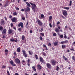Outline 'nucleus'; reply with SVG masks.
I'll return each mask as SVG.
<instances>
[{"mask_svg":"<svg viewBox=\"0 0 75 75\" xmlns=\"http://www.w3.org/2000/svg\"><path fill=\"white\" fill-rule=\"evenodd\" d=\"M30 4L32 5V8L33 11H34L35 13V12H36V11H35V8H37V6H36V5H35V4H34L32 3L31 2H30Z\"/></svg>","mask_w":75,"mask_h":75,"instance_id":"1","label":"nucleus"},{"mask_svg":"<svg viewBox=\"0 0 75 75\" xmlns=\"http://www.w3.org/2000/svg\"><path fill=\"white\" fill-rule=\"evenodd\" d=\"M24 10L25 12H27V11L28 12V11H30V7L28 6H27L26 8H24Z\"/></svg>","mask_w":75,"mask_h":75,"instance_id":"2","label":"nucleus"},{"mask_svg":"<svg viewBox=\"0 0 75 75\" xmlns=\"http://www.w3.org/2000/svg\"><path fill=\"white\" fill-rule=\"evenodd\" d=\"M22 52L23 53V56L25 57V58H26V57H27L28 55L27 54H26V53H25V51L24 50H23Z\"/></svg>","mask_w":75,"mask_h":75,"instance_id":"3","label":"nucleus"},{"mask_svg":"<svg viewBox=\"0 0 75 75\" xmlns=\"http://www.w3.org/2000/svg\"><path fill=\"white\" fill-rule=\"evenodd\" d=\"M15 62L16 64H20V59L18 58L15 59Z\"/></svg>","mask_w":75,"mask_h":75,"instance_id":"4","label":"nucleus"},{"mask_svg":"<svg viewBox=\"0 0 75 75\" xmlns=\"http://www.w3.org/2000/svg\"><path fill=\"white\" fill-rule=\"evenodd\" d=\"M51 62L52 65H55L57 64V61L52 60L51 61Z\"/></svg>","mask_w":75,"mask_h":75,"instance_id":"5","label":"nucleus"},{"mask_svg":"<svg viewBox=\"0 0 75 75\" xmlns=\"http://www.w3.org/2000/svg\"><path fill=\"white\" fill-rule=\"evenodd\" d=\"M63 14L64 16H65L66 17H67V11L65 10H63Z\"/></svg>","mask_w":75,"mask_h":75,"instance_id":"6","label":"nucleus"},{"mask_svg":"<svg viewBox=\"0 0 75 75\" xmlns=\"http://www.w3.org/2000/svg\"><path fill=\"white\" fill-rule=\"evenodd\" d=\"M11 20L12 21V22L16 23V22H17V18L16 17H14L11 19Z\"/></svg>","mask_w":75,"mask_h":75,"instance_id":"7","label":"nucleus"},{"mask_svg":"<svg viewBox=\"0 0 75 75\" xmlns=\"http://www.w3.org/2000/svg\"><path fill=\"white\" fill-rule=\"evenodd\" d=\"M46 66H47V68H49V69H51V68L52 67L51 66V65L49 63H47L46 64Z\"/></svg>","mask_w":75,"mask_h":75,"instance_id":"8","label":"nucleus"},{"mask_svg":"<svg viewBox=\"0 0 75 75\" xmlns=\"http://www.w3.org/2000/svg\"><path fill=\"white\" fill-rule=\"evenodd\" d=\"M10 63L11 65H12V66H13V67H16V64H14V62H13V61L12 60H11L10 61Z\"/></svg>","mask_w":75,"mask_h":75,"instance_id":"9","label":"nucleus"},{"mask_svg":"<svg viewBox=\"0 0 75 75\" xmlns=\"http://www.w3.org/2000/svg\"><path fill=\"white\" fill-rule=\"evenodd\" d=\"M20 26L22 28H23V23H21L18 24V26L19 27H20Z\"/></svg>","mask_w":75,"mask_h":75,"instance_id":"10","label":"nucleus"},{"mask_svg":"<svg viewBox=\"0 0 75 75\" xmlns=\"http://www.w3.org/2000/svg\"><path fill=\"white\" fill-rule=\"evenodd\" d=\"M39 59L40 60V62H42V63H43L44 62V59H43V58H42L41 57H40Z\"/></svg>","mask_w":75,"mask_h":75,"instance_id":"11","label":"nucleus"},{"mask_svg":"<svg viewBox=\"0 0 75 75\" xmlns=\"http://www.w3.org/2000/svg\"><path fill=\"white\" fill-rule=\"evenodd\" d=\"M37 21L39 25H40V26H42V22L40 21V20H38Z\"/></svg>","mask_w":75,"mask_h":75,"instance_id":"12","label":"nucleus"},{"mask_svg":"<svg viewBox=\"0 0 75 75\" xmlns=\"http://www.w3.org/2000/svg\"><path fill=\"white\" fill-rule=\"evenodd\" d=\"M52 16H50L49 17V21H50V22H51V21H52Z\"/></svg>","mask_w":75,"mask_h":75,"instance_id":"13","label":"nucleus"},{"mask_svg":"<svg viewBox=\"0 0 75 75\" xmlns=\"http://www.w3.org/2000/svg\"><path fill=\"white\" fill-rule=\"evenodd\" d=\"M6 29H4L2 31V34L5 35L6 34Z\"/></svg>","mask_w":75,"mask_h":75,"instance_id":"14","label":"nucleus"},{"mask_svg":"<svg viewBox=\"0 0 75 75\" xmlns=\"http://www.w3.org/2000/svg\"><path fill=\"white\" fill-rule=\"evenodd\" d=\"M6 3L5 4L4 6V7H6V6H8V3H9V2L8 1H6Z\"/></svg>","mask_w":75,"mask_h":75,"instance_id":"15","label":"nucleus"},{"mask_svg":"<svg viewBox=\"0 0 75 75\" xmlns=\"http://www.w3.org/2000/svg\"><path fill=\"white\" fill-rule=\"evenodd\" d=\"M8 34H11L13 33V30L10 29L8 30Z\"/></svg>","mask_w":75,"mask_h":75,"instance_id":"16","label":"nucleus"},{"mask_svg":"<svg viewBox=\"0 0 75 75\" xmlns=\"http://www.w3.org/2000/svg\"><path fill=\"white\" fill-rule=\"evenodd\" d=\"M17 39H16V40H15L13 38L10 39V41H11V42H13V41H15V42H17Z\"/></svg>","mask_w":75,"mask_h":75,"instance_id":"17","label":"nucleus"},{"mask_svg":"<svg viewBox=\"0 0 75 75\" xmlns=\"http://www.w3.org/2000/svg\"><path fill=\"white\" fill-rule=\"evenodd\" d=\"M30 59H28V67H30Z\"/></svg>","mask_w":75,"mask_h":75,"instance_id":"18","label":"nucleus"},{"mask_svg":"<svg viewBox=\"0 0 75 75\" xmlns=\"http://www.w3.org/2000/svg\"><path fill=\"white\" fill-rule=\"evenodd\" d=\"M1 24H2V25H4L5 24V23L6 22L4 21L3 19H2V20L1 21Z\"/></svg>","mask_w":75,"mask_h":75,"instance_id":"19","label":"nucleus"},{"mask_svg":"<svg viewBox=\"0 0 75 75\" xmlns=\"http://www.w3.org/2000/svg\"><path fill=\"white\" fill-rule=\"evenodd\" d=\"M38 65V69L40 70V69H41V66L40 65V64H38L37 65Z\"/></svg>","mask_w":75,"mask_h":75,"instance_id":"20","label":"nucleus"},{"mask_svg":"<svg viewBox=\"0 0 75 75\" xmlns=\"http://www.w3.org/2000/svg\"><path fill=\"white\" fill-rule=\"evenodd\" d=\"M26 4L27 6H28V7H31V5H30V3H28V2H26Z\"/></svg>","mask_w":75,"mask_h":75,"instance_id":"21","label":"nucleus"},{"mask_svg":"<svg viewBox=\"0 0 75 75\" xmlns=\"http://www.w3.org/2000/svg\"><path fill=\"white\" fill-rule=\"evenodd\" d=\"M32 69L34 71H35V72L36 71V69H35V67L33 66L32 67Z\"/></svg>","mask_w":75,"mask_h":75,"instance_id":"22","label":"nucleus"},{"mask_svg":"<svg viewBox=\"0 0 75 75\" xmlns=\"http://www.w3.org/2000/svg\"><path fill=\"white\" fill-rule=\"evenodd\" d=\"M55 31L57 33H59V29H58L57 28L55 29Z\"/></svg>","mask_w":75,"mask_h":75,"instance_id":"23","label":"nucleus"},{"mask_svg":"<svg viewBox=\"0 0 75 75\" xmlns=\"http://www.w3.org/2000/svg\"><path fill=\"white\" fill-rule=\"evenodd\" d=\"M17 51L18 52H20V47H18L17 48Z\"/></svg>","mask_w":75,"mask_h":75,"instance_id":"24","label":"nucleus"},{"mask_svg":"<svg viewBox=\"0 0 75 75\" xmlns=\"http://www.w3.org/2000/svg\"><path fill=\"white\" fill-rule=\"evenodd\" d=\"M13 16H17V12L15 11L13 12Z\"/></svg>","mask_w":75,"mask_h":75,"instance_id":"25","label":"nucleus"},{"mask_svg":"<svg viewBox=\"0 0 75 75\" xmlns=\"http://www.w3.org/2000/svg\"><path fill=\"white\" fill-rule=\"evenodd\" d=\"M28 52L29 53V55H33V52H31L30 51H29Z\"/></svg>","mask_w":75,"mask_h":75,"instance_id":"26","label":"nucleus"},{"mask_svg":"<svg viewBox=\"0 0 75 75\" xmlns=\"http://www.w3.org/2000/svg\"><path fill=\"white\" fill-rule=\"evenodd\" d=\"M41 18H45V16H44V15L43 14H41Z\"/></svg>","mask_w":75,"mask_h":75,"instance_id":"27","label":"nucleus"},{"mask_svg":"<svg viewBox=\"0 0 75 75\" xmlns=\"http://www.w3.org/2000/svg\"><path fill=\"white\" fill-rule=\"evenodd\" d=\"M54 46H56V45H58V42H55L54 43Z\"/></svg>","mask_w":75,"mask_h":75,"instance_id":"28","label":"nucleus"},{"mask_svg":"<svg viewBox=\"0 0 75 75\" xmlns=\"http://www.w3.org/2000/svg\"><path fill=\"white\" fill-rule=\"evenodd\" d=\"M0 31H3V27L2 26H0Z\"/></svg>","mask_w":75,"mask_h":75,"instance_id":"29","label":"nucleus"},{"mask_svg":"<svg viewBox=\"0 0 75 75\" xmlns=\"http://www.w3.org/2000/svg\"><path fill=\"white\" fill-rule=\"evenodd\" d=\"M22 40H24V39H25V36L24 35L22 36Z\"/></svg>","mask_w":75,"mask_h":75,"instance_id":"30","label":"nucleus"},{"mask_svg":"<svg viewBox=\"0 0 75 75\" xmlns=\"http://www.w3.org/2000/svg\"><path fill=\"white\" fill-rule=\"evenodd\" d=\"M40 35H41L42 36V37H44V33H40Z\"/></svg>","mask_w":75,"mask_h":75,"instance_id":"31","label":"nucleus"},{"mask_svg":"<svg viewBox=\"0 0 75 75\" xmlns=\"http://www.w3.org/2000/svg\"><path fill=\"white\" fill-rule=\"evenodd\" d=\"M35 58L36 59H38V56L36 54L35 55Z\"/></svg>","mask_w":75,"mask_h":75,"instance_id":"32","label":"nucleus"},{"mask_svg":"<svg viewBox=\"0 0 75 75\" xmlns=\"http://www.w3.org/2000/svg\"><path fill=\"white\" fill-rule=\"evenodd\" d=\"M18 30L20 32H21V30H22V29L21 28H19L18 29Z\"/></svg>","mask_w":75,"mask_h":75,"instance_id":"33","label":"nucleus"},{"mask_svg":"<svg viewBox=\"0 0 75 75\" xmlns=\"http://www.w3.org/2000/svg\"><path fill=\"white\" fill-rule=\"evenodd\" d=\"M64 9H66V10H69V7H65L64 8Z\"/></svg>","mask_w":75,"mask_h":75,"instance_id":"34","label":"nucleus"},{"mask_svg":"<svg viewBox=\"0 0 75 75\" xmlns=\"http://www.w3.org/2000/svg\"><path fill=\"white\" fill-rule=\"evenodd\" d=\"M71 5H72V1L71 0L70 1L69 6H71Z\"/></svg>","mask_w":75,"mask_h":75,"instance_id":"35","label":"nucleus"},{"mask_svg":"<svg viewBox=\"0 0 75 75\" xmlns=\"http://www.w3.org/2000/svg\"><path fill=\"white\" fill-rule=\"evenodd\" d=\"M59 68L58 67V66H57L56 68L57 71H58V70H59Z\"/></svg>","mask_w":75,"mask_h":75,"instance_id":"36","label":"nucleus"},{"mask_svg":"<svg viewBox=\"0 0 75 75\" xmlns=\"http://www.w3.org/2000/svg\"><path fill=\"white\" fill-rule=\"evenodd\" d=\"M62 48H65V45H62Z\"/></svg>","mask_w":75,"mask_h":75,"instance_id":"37","label":"nucleus"},{"mask_svg":"<svg viewBox=\"0 0 75 75\" xmlns=\"http://www.w3.org/2000/svg\"><path fill=\"white\" fill-rule=\"evenodd\" d=\"M68 40H66L64 41L65 44H66V43H68Z\"/></svg>","mask_w":75,"mask_h":75,"instance_id":"38","label":"nucleus"},{"mask_svg":"<svg viewBox=\"0 0 75 75\" xmlns=\"http://www.w3.org/2000/svg\"><path fill=\"white\" fill-rule=\"evenodd\" d=\"M72 59L73 60H75V56H73V57H72Z\"/></svg>","mask_w":75,"mask_h":75,"instance_id":"39","label":"nucleus"},{"mask_svg":"<svg viewBox=\"0 0 75 75\" xmlns=\"http://www.w3.org/2000/svg\"><path fill=\"white\" fill-rule=\"evenodd\" d=\"M6 67L5 66L3 65L2 66V69H4V68H5Z\"/></svg>","mask_w":75,"mask_h":75,"instance_id":"40","label":"nucleus"},{"mask_svg":"<svg viewBox=\"0 0 75 75\" xmlns=\"http://www.w3.org/2000/svg\"><path fill=\"white\" fill-rule=\"evenodd\" d=\"M42 54L44 56H46V54H45V52H43L42 53Z\"/></svg>","mask_w":75,"mask_h":75,"instance_id":"41","label":"nucleus"},{"mask_svg":"<svg viewBox=\"0 0 75 75\" xmlns=\"http://www.w3.org/2000/svg\"><path fill=\"white\" fill-rule=\"evenodd\" d=\"M5 52L8 53V51L7 49H6L5 50Z\"/></svg>","mask_w":75,"mask_h":75,"instance_id":"42","label":"nucleus"},{"mask_svg":"<svg viewBox=\"0 0 75 75\" xmlns=\"http://www.w3.org/2000/svg\"><path fill=\"white\" fill-rule=\"evenodd\" d=\"M8 68L9 69H11V70H12V69H13V68L10 67H8Z\"/></svg>","mask_w":75,"mask_h":75,"instance_id":"43","label":"nucleus"},{"mask_svg":"<svg viewBox=\"0 0 75 75\" xmlns=\"http://www.w3.org/2000/svg\"><path fill=\"white\" fill-rule=\"evenodd\" d=\"M53 36H57V34L55 33H54L53 34Z\"/></svg>","mask_w":75,"mask_h":75,"instance_id":"44","label":"nucleus"},{"mask_svg":"<svg viewBox=\"0 0 75 75\" xmlns=\"http://www.w3.org/2000/svg\"><path fill=\"white\" fill-rule=\"evenodd\" d=\"M53 28H54L55 27V23H54V21H53Z\"/></svg>","mask_w":75,"mask_h":75,"instance_id":"45","label":"nucleus"},{"mask_svg":"<svg viewBox=\"0 0 75 75\" xmlns=\"http://www.w3.org/2000/svg\"><path fill=\"white\" fill-rule=\"evenodd\" d=\"M15 8L16 10H20V9H19V8L18 7H15Z\"/></svg>","mask_w":75,"mask_h":75,"instance_id":"46","label":"nucleus"},{"mask_svg":"<svg viewBox=\"0 0 75 75\" xmlns=\"http://www.w3.org/2000/svg\"><path fill=\"white\" fill-rule=\"evenodd\" d=\"M49 25H50V28H52V25H51V23H50L49 24Z\"/></svg>","mask_w":75,"mask_h":75,"instance_id":"47","label":"nucleus"},{"mask_svg":"<svg viewBox=\"0 0 75 75\" xmlns=\"http://www.w3.org/2000/svg\"><path fill=\"white\" fill-rule=\"evenodd\" d=\"M61 38H63L64 36H63V35H61L60 36Z\"/></svg>","mask_w":75,"mask_h":75,"instance_id":"48","label":"nucleus"},{"mask_svg":"<svg viewBox=\"0 0 75 75\" xmlns=\"http://www.w3.org/2000/svg\"><path fill=\"white\" fill-rule=\"evenodd\" d=\"M48 46H50V47H51V44L50 43L48 44Z\"/></svg>","mask_w":75,"mask_h":75,"instance_id":"49","label":"nucleus"},{"mask_svg":"<svg viewBox=\"0 0 75 75\" xmlns=\"http://www.w3.org/2000/svg\"><path fill=\"white\" fill-rule=\"evenodd\" d=\"M30 32L31 34V33H33V30H30Z\"/></svg>","mask_w":75,"mask_h":75,"instance_id":"50","label":"nucleus"},{"mask_svg":"<svg viewBox=\"0 0 75 75\" xmlns=\"http://www.w3.org/2000/svg\"><path fill=\"white\" fill-rule=\"evenodd\" d=\"M61 44H65V42L64 41L62 42H61Z\"/></svg>","mask_w":75,"mask_h":75,"instance_id":"51","label":"nucleus"},{"mask_svg":"<svg viewBox=\"0 0 75 75\" xmlns=\"http://www.w3.org/2000/svg\"><path fill=\"white\" fill-rule=\"evenodd\" d=\"M2 38H6V36L5 35H3V37Z\"/></svg>","mask_w":75,"mask_h":75,"instance_id":"52","label":"nucleus"},{"mask_svg":"<svg viewBox=\"0 0 75 75\" xmlns=\"http://www.w3.org/2000/svg\"><path fill=\"white\" fill-rule=\"evenodd\" d=\"M57 25H58V24H60V22L59 21L57 22Z\"/></svg>","mask_w":75,"mask_h":75,"instance_id":"53","label":"nucleus"},{"mask_svg":"<svg viewBox=\"0 0 75 75\" xmlns=\"http://www.w3.org/2000/svg\"><path fill=\"white\" fill-rule=\"evenodd\" d=\"M11 27H13V24L12 23H11Z\"/></svg>","mask_w":75,"mask_h":75,"instance_id":"54","label":"nucleus"},{"mask_svg":"<svg viewBox=\"0 0 75 75\" xmlns=\"http://www.w3.org/2000/svg\"><path fill=\"white\" fill-rule=\"evenodd\" d=\"M42 36H40V40H42Z\"/></svg>","mask_w":75,"mask_h":75,"instance_id":"55","label":"nucleus"},{"mask_svg":"<svg viewBox=\"0 0 75 75\" xmlns=\"http://www.w3.org/2000/svg\"><path fill=\"white\" fill-rule=\"evenodd\" d=\"M9 18H12V16H11V15H10L9 16Z\"/></svg>","mask_w":75,"mask_h":75,"instance_id":"56","label":"nucleus"},{"mask_svg":"<svg viewBox=\"0 0 75 75\" xmlns=\"http://www.w3.org/2000/svg\"><path fill=\"white\" fill-rule=\"evenodd\" d=\"M70 50L71 51H74V49H73V48L71 49Z\"/></svg>","mask_w":75,"mask_h":75,"instance_id":"57","label":"nucleus"},{"mask_svg":"<svg viewBox=\"0 0 75 75\" xmlns=\"http://www.w3.org/2000/svg\"><path fill=\"white\" fill-rule=\"evenodd\" d=\"M4 18H5V20H7V18L6 17H5Z\"/></svg>","mask_w":75,"mask_h":75,"instance_id":"58","label":"nucleus"},{"mask_svg":"<svg viewBox=\"0 0 75 75\" xmlns=\"http://www.w3.org/2000/svg\"><path fill=\"white\" fill-rule=\"evenodd\" d=\"M22 20H25V18H24V17H22Z\"/></svg>","mask_w":75,"mask_h":75,"instance_id":"59","label":"nucleus"},{"mask_svg":"<svg viewBox=\"0 0 75 75\" xmlns=\"http://www.w3.org/2000/svg\"><path fill=\"white\" fill-rule=\"evenodd\" d=\"M64 38H67V36L66 35H65L64 36Z\"/></svg>","mask_w":75,"mask_h":75,"instance_id":"60","label":"nucleus"},{"mask_svg":"<svg viewBox=\"0 0 75 75\" xmlns=\"http://www.w3.org/2000/svg\"><path fill=\"white\" fill-rule=\"evenodd\" d=\"M43 30H44V29H43V28H42L41 29V30L42 31H43Z\"/></svg>","mask_w":75,"mask_h":75,"instance_id":"61","label":"nucleus"},{"mask_svg":"<svg viewBox=\"0 0 75 75\" xmlns=\"http://www.w3.org/2000/svg\"><path fill=\"white\" fill-rule=\"evenodd\" d=\"M74 44L75 45V41L74 42L73 44H72V45H73Z\"/></svg>","mask_w":75,"mask_h":75,"instance_id":"62","label":"nucleus"},{"mask_svg":"<svg viewBox=\"0 0 75 75\" xmlns=\"http://www.w3.org/2000/svg\"><path fill=\"white\" fill-rule=\"evenodd\" d=\"M15 75H19V74H18V73H15Z\"/></svg>","mask_w":75,"mask_h":75,"instance_id":"63","label":"nucleus"},{"mask_svg":"<svg viewBox=\"0 0 75 75\" xmlns=\"http://www.w3.org/2000/svg\"><path fill=\"white\" fill-rule=\"evenodd\" d=\"M38 75V74H37V73H35L33 75Z\"/></svg>","mask_w":75,"mask_h":75,"instance_id":"64","label":"nucleus"}]
</instances>
